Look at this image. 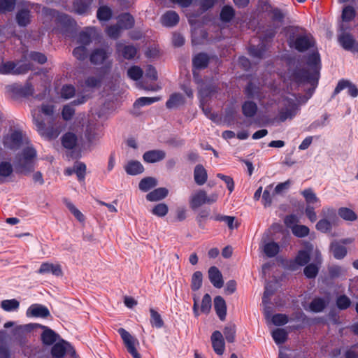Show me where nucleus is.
Masks as SVG:
<instances>
[{
    "label": "nucleus",
    "mask_w": 358,
    "mask_h": 358,
    "mask_svg": "<svg viewBox=\"0 0 358 358\" xmlns=\"http://www.w3.org/2000/svg\"><path fill=\"white\" fill-rule=\"evenodd\" d=\"M321 69L320 58L317 52L309 55L306 69L295 72L294 79L298 83H306L314 89L317 85Z\"/></svg>",
    "instance_id": "1"
},
{
    "label": "nucleus",
    "mask_w": 358,
    "mask_h": 358,
    "mask_svg": "<svg viewBox=\"0 0 358 358\" xmlns=\"http://www.w3.org/2000/svg\"><path fill=\"white\" fill-rule=\"evenodd\" d=\"M41 113H43L48 117L52 116L54 113V106L50 104H42L40 108L34 109L31 111V114L33 122L36 129L42 136L47 138H57L60 133L59 128L47 127L41 116Z\"/></svg>",
    "instance_id": "2"
},
{
    "label": "nucleus",
    "mask_w": 358,
    "mask_h": 358,
    "mask_svg": "<svg viewBox=\"0 0 358 358\" xmlns=\"http://www.w3.org/2000/svg\"><path fill=\"white\" fill-rule=\"evenodd\" d=\"M36 156V150L31 147H27L17 159V168L21 173L27 174L34 170V159Z\"/></svg>",
    "instance_id": "3"
},
{
    "label": "nucleus",
    "mask_w": 358,
    "mask_h": 358,
    "mask_svg": "<svg viewBox=\"0 0 358 358\" xmlns=\"http://www.w3.org/2000/svg\"><path fill=\"white\" fill-rule=\"evenodd\" d=\"M217 200V194H213L208 196L203 190H199L193 193L189 199V205L192 209H196L206 203H213Z\"/></svg>",
    "instance_id": "4"
},
{
    "label": "nucleus",
    "mask_w": 358,
    "mask_h": 358,
    "mask_svg": "<svg viewBox=\"0 0 358 358\" xmlns=\"http://www.w3.org/2000/svg\"><path fill=\"white\" fill-rule=\"evenodd\" d=\"M117 331L128 352L131 354L133 358H141V355L138 352L136 349V346L139 345L138 341L123 328H120Z\"/></svg>",
    "instance_id": "5"
},
{
    "label": "nucleus",
    "mask_w": 358,
    "mask_h": 358,
    "mask_svg": "<svg viewBox=\"0 0 358 358\" xmlns=\"http://www.w3.org/2000/svg\"><path fill=\"white\" fill-rule=\"evenodd\" d=\"M283 107L279 113V119L280 121L284 122L287 119H292L296 115L299 110V106L296 102L295 97L285 98L282 100Z\"/></svg>",
    "instance_id": "6"
},
{
    "label": "nucleus",
    "mask_w": 358,
    "mask_h": 358,
    "mask_svg": "<svg viewBox=\"0 0 358 358\" xmlns=\"http://www.w3.org/2000/svg\"><path fill=\"white\" fill-rule=\"evenodd\" d=\"M314 43L312 36L308 34L297 35L289 41L290 46L300 52L313 46Z\"/></svg>",
    "instance_id": "7"
},
{
    "label": "nucleus",
    "mask_w": 358,
    "mask_h": 358,
    "mask_svg": "<svg viewBox=\"0 0 358 358\" xmlns=\"http://www.w3.org/2000/svg\"><path fill=\"white\" fill-rule=\"evenodd\" d=\"M29 66L25 64L14 63L13 62H6L0 65V73L1 74H23L27 73Z\"/></svg>",
    "instance_id": "8"
},
{
    "label": "nucleus",
    "mask_w": 358,
    "mask_h": 358,
    "mask_svg": "<svg viewBox=\"0 0 358 358\" xmlns=\"http://www.w3.org/2000/svg\"><path fill=\"white\" fill-rule=\"evenodd\" d=\"M22 143V134L20 131H13L7 135L3 140L5 147L11 149H18Z\"/></svg>",
    "instance_id": "9"
},
{
    "label": "nucleus",
    "mask_w": 358,
    "mask_h": 358,
    "mask_svg": "<svg viewBox=\"0 0 358 358\" xmlns=\"http://www.w3.org/2000/svg\"><path fill=\"white\" fill-rule=\"evenodd\" d=\"M26 315L28 317H47L50 315V311L45 306L34 303L28 308Z\"/></svg>",
    "instance_id": "10"
},
{
    "label": "nucleus",
    "mask_w": 358,
    "mask_h": 358,
    "mask_svg": "<svg viewBox=\"0 0 358 358\" xmlns=\"http://www.w3.org/2000/svg\"><path fill=\"white\" fill-rule=\"evenodd\" d=\"M214 92V89L213 88H204L203 86H201L199 87V96L201 99V106L202 108V110L205 115L210 119H213L214 115L211 113V110L208 107L205 106V98L210 96L211 94Z\"/></svg>",
    "instance_id": "11"
},
{
    "label": "nucleus",
    "mask_w": 358,
    "mask_h": 358,
    "mask_svg": "<svg viewBox=\"0 0 358 358\" xmlns=\"http://www.w3.org/2000/svg\"><path fill=\"white\" fill-rule=\"evenodd\" d=\"M166 157V152L162 150H152L145 152L143 155V160L147 163H156Z\"/></svg>",
    "instance_id": "12"
},
{
    "label": "nucleus",
    "mask_w": 358,
    "mask_h": 358,
    "mask_svg": "<svg viewBox=\"0 0 358 358\" xmlns=\"http://www.w3.org/2000/svg\"><path fill=\"white\" fill-rule=\"evenodd\" d=\"M211 342L214 351L219 355H222L224 351V341L220 331H215L213 333Z\"/></svg>",
    "instance_id": "13"
},
{
    "label": "nucleus",
    "mask_w": 358,
    "mask_h": 358,
    "mask_svg": "<svg viewBox=\"0 0 358 358\" xmlns=\"http://www.w3.org/2000/svg\"><path fill=\"white\" fill-rule=\"evenodd\" d=\"M71 349V345L64 341H62L61 342H58L55 343L51 350V354L53 357L55 358H62L66 352L70 351Z\"/></svg>",
    "instance_id": "14"
},
{
    "label": "nucleus",
    "mask_w": 358,
    "mask_h": 358,
    "mask_svg": "<svg viewBox=\"0 0 358 358\" xmlns=\"http://www.w3.org/2000/svg\"><path fill=\"white\" fill-rule=\"evenodd\" d=\"M39 274H48L52 273L56 276H60L62 275V271L61 266L58 264H54L49 262H44L41 265L40 268L38 271Z\"/></svg>",
    "instance_id": "15"
},
{
    "label": "nucleus",
    "mask_w": 358,
    "mask_h": 358,
    "mask_svg": "<svg viewBox=\"0 0 358 358\" xmlns=\"http://www.w3.org/2000/svg\"><path fill=\"white\" fill-rule=\"evenodd\" d=\"M110 52L108 49L99 48L94 50L90 55V62L94 64H101L108 57Z\"/></svg>",
    "instance_id": "16"
},
{
    "label": "nucleus",
    "mask_w": 358,
    "mask_h": 358,
    "mask_svg": "<svg viewBox=\"0 0 358 358\" xmlns=\"http://www.w3.org/2000/svg\"><path fill=\"white\" fill-rule=\"evenodd\" d=\"M260 248L268 257H275L280 250L279 245L274 241H264L262 243Z\"/></svg>",
    "instance_id": "17"
},
{
    "label": "nucleus",
    "mask_w": 358,
    "mask_h": 358,
    "mask_svg": "<svg viewBox=\"0 0 358 358\" xmlns=\"http://www.w3.org/2000/svg\"><path fill=\"white\" fill-rule=\"evenodd\" d=\"M344 89H347L348 94L352 97H356L358 95V89L357 87L351 83L344 80L338 82L336 87L335 88L334 93L338 94Z\"/></svg>",
    "instance_id": "18"
},
{
    "label": "nucleus",
    "mask_w": 358,
    "mask_h": 358,
    "mask_svg": "<svg viewBox=\"0 0 358 358\" xmlns=\"http://www.w3.org/2000/svg\"><path fill=\"white\" fill-rule=\"evenodd\" d=\"M315 261L316 264H310L308 266H306L304 268V274L306 275V277L309 278H313L316 276L319 269L317 264H320L321 263V256L319 251L315 250Z\"/></svg>",
    "instance_id": "19"
},
{
    "label": "nucleus",
    "mask_w": 358,
    "mask_h": 358,
    "mask_svg": "<svg viewBox=\"0 0 358 358\" xmlns=\"http://www.w3.org/2000/svg\"><path fill=\"white\" fill-rule=\"evenodd\" d=\"M208 278L214 287L221 288L223 286L222 275L217 267L212 266L209 268Z\"/></svg>",
    "instance_id": "20"
},
{
    "label": "nucleus",
    "mask_w": 358,
    "mask_h": 358,
    "mask_svg": "<svg viewBox=\"0 0 358 358\" xmlns=\"http://www.w3.org/2000/svg\"><path fill=\"white\" fill-rule=\"evenodd\" d=\"M126 173L131 176H136L144 171L142 164L136 160H129L124 166Z\"/></svg>",
    "instance_id": "21"
},
{
    "label": "nucleus",
    "mask_w": 358,
    "mask_h": 358,
    "mask_svg": "<svg viewBox=\"0 0 358 358\" xmlns=\"http://www.w3.org/2000/svg\"><path fill=\"white\" fill-rule=\"evenodd\" d=\"M179 22L178 15L173 10L167 11L161 17V22L165 27H173Z\"/></svg>",
    "instance_id": "22"
},
{
    "label": "nucleus",
    "mask_w": 358,
    "mask_h": 358,
    "mask_svg": "<svg viewBox=\"0 0 358 358\" xmlns=\"http://www.w3.org/2000/svg\"><path fill=\"white\" fill-rule=\"evenodd\" d=\"M214 307L219 318L224 320L227 314V306L222 296H217L214 299Z\"/></svg>",
    "instance_id": "23"
},
{
    "label": "nucleus",
    "mask_w": 358,
    "mask_h": 358,
    "mask_svg": "<svg viewBox=\"0 0 358 358\" xmlns=\"http://www.w3.org/2000/svg\"><path fill=\"white\" fill-rule=\"evenodd\" d=\"M194 178L198 185H202L207 181V171L202 165L198 164L195 166L194 170Z\"/></svg>",
    "instance_id": "24"
},
{
    "label": "nucleus",
    "mask_w": 358,
    "mask_h": 358,
    "mask_svg": "<svg viewBox=\"0 0 358 358\" xmlns=\"http://www.w3.org/2000/svg\"><path fill=\"white\" fill-rule=\"evenodd\" d=\"M168 189L164 187H159L150 192L146 195V199L150 201H157L164 199L168 194Z\"/></svg>",
    "instance_id": "25"
},
{
    "label": "nucleus",
    "mask_w": 358,
    "mask_h": 358,
    "mask_svg": "<svg viewBox=\"0 0 358 358\" xmlns=\"http://www.w3.org/2000/svg\"><path fill=\"white\" fill-rule=\"evenodd\" d=\"M264 313L266 319L268 321H271L273 324L276 326L283 325L287 322V317L285 315L275 314L274 315H271L267 309L265 310Z\"/></svg>",
    "instance_id": "26"
},
{
    "label": "nucleus",
    "mask_w": 358,
    "mask_h": 358,
    "mask_svg": "<svg viewBox=\"0 0 358 358\" xmlns=\"http://www.w3.org/2000/svg\"><path fill=\"white\" fill-rule=\"evenodd\" d=\"M16 21L19 26L26 27L31 22V13L29 10L22 9L16 14Z\"/></svg>",
    "instance_id": "27"
},
{
    "label": "nucleus",
    "mask_w": 358,
    "mask_h": 358,
    "mask_svg": "<svg viewBox=\"0 0 358 358\" xmlns=\"http://www.w3.org/2000/svg\"><path fill=\"white\" fill-rule=\"evenodd\" d=\"M313 250V246L308 244L306 246V250H301L296 257V262L301 266L305 265L310 259V252Z\"/></svg>",
    "instance_id": "28"
},
{
    "label": "nucleus",
    "mask_w": 358,
    "mask_h": 358,
    "mask_svg": "<svg viewBox=\"0 0 358 358\" xmlns=\"http://www.w3.org/2000/svg\"><path fill=\"white\" fill-rule=\"evenodd\" d=\"M92 0H76L73 5V10L80 15L85 14L90 8Z\"/></svg>",
    "instance_id": "29"
},
{
    "label": "nucleus",
    "mask_w": 358,
    "mask_h": 358,
    "mask_svg": "<svg viewBox=\"0 0 358 358\" xmlns=\"http://www.w3.org/2000/svg\"><path fill=\"white\" fill-rule=\"evenodd\" d=\"M117 24L122 29H128L134 26V19L129 13H124L119 16Z\"/></svg>",
    "instance_id": "30"
},
{
    "label": "nucleus",
    "mask_w": 358,
    "mask_h": 358,
    "mask_svg": "<svg viewBox=\"0 0 358 358\" xmlns=\"http://www.w3.org/2000/svg\"><path fill=\"white\" fill-rule=\"evenodd\" d=\"M329 303V299L316 298L310 304V310L313 312L318 313L323 310L326 306Z\"/></svg>",
    "instance_id": "31"
},
{
    "label": "nucleus",
    "mask_w": 358,
    "mask_h": 358,
    "mask_svg": "<svg viewBox=\"0 0 358 358\" xmlns=\"http://www.w3.org/2000/svg\"><path fill=\"white\" fill-rule=\"evenodd\" d=\"M209 58L206 54L199 53L193 58V66L196 69H204L207 66Z\"/></svg>",
    "instance_id": "32"
},
{
    "label": "nucleus",
    "mask_w": 358,
    "mask_h": 358,
    "mask_svg": "<svg viewBox=\"0 0 358 358\" xmlns=\"http://www.w3.org/2000/svg\"><path fill=\"white\" fill-rule=\"evenodd\" d=\"M338 41L344 49L352 50L355 45V40L352 35L343 33L339 36Z\"/></svg>",
    "instance_id": "33"
},
{
    "label": "nucleus",
    "mask_w": 358,
    "mask_h": 358,
    "mask_svg": "<svg viewBox=\"0 0 358 358\" xmlns=\"http://www.w3.org/2000/svg\"><path fill=\"white\" fill-rule=\"evenodd\" d=\"M117 51L122 53L124 58L131 59L136 55V49L132 45H117Z\"/></svg>",
    "instance_id": "34"
},
{
    "label": "nucleus",
    "mask_w": 358,
    "mask_h": 358,
    "mask_svg": "<svg viewBox=\"0 0 358 358\" xmlns=\"http://www.w3.org/2000/svg\"><path fill=\"white\" fill-rule=\"evenodd\" d=\"M43 328L44 331L41 334L42 341L44 344L50 345L56 341L57 335L52 330L45 327H43Z\"/></svg>",
    "instance_id": "35"
},
{
    "label": "nucleus",
    "mask_w": 358,
    "mask_h": 358,
    "mask_svg": "<svg viewBox=\"0 0 358 358\" xmlns=\"http://www.w3.org/2000/svg\"><path fill=\"white\" fill-rule=\"evenodd\" d=\"M331 250L335 258L342 259L347 253L345 247L340 243H332L331 245Z\"/></svg>",
    "instance_id": "36"
},
{
    "label": "nucleus",
    "mask_w": 358,
    "mask_h": 358,
    "mask_svg": "<svg viewBox=\"0 0 358 358\" xmlns=\"http://www.w3.org/2000/svg\"><path fill=\"white\" fill-rule=\"evenodd\" d=\"M157 185V180L152 177L143 178L138 185L139 189L143 192H148Z\"/></svg>",
    "instance_id": "37"
},
{
    "label": "nucleus",
    "mask_w": 358,
    "mask_h": 358,
    "mask_svg": "<svg viewBox=\"0 0 358 358\" xmlns=\"http://www.w3.org/2000/svg\"><path fill=\"white\" fill-rule=\"evenodd\" d=\"M13 166L10 162H2L0 163V182L3 181V179L9 177L13 173Z\"/></svg>",
    "instance_id": "38"
},
{
    "label": "nucleus",
    "mask_w": 358,
    "mask_h": 358,
    "mask_svg": "<svg viewBox=\"0 0 358 358\" xmlns=\"http://www.w3.org/2000/svg\"><path fill=\"white\" fill-rule=\"evenodd\" d=\"M242 110L245 116L250 117L255 115L257 106L255 103L248 101L243 104Z\"/></svg>",
    "instance_id": "39"
},
{
    "label": "nucleus",
    "mask_w": 358,
    "mask_h": 358,
    "mask_svg": "<svg viewBox=\"0 0 358 358\" xmlns=\"http://www.w3.org/2000/svg\"><path fill=\"white\" fill-rule=\"evenodd\" d=\"M19 306V301L15 299L3 300L1 303V308L7 312L17 310Z\"/></svg>",
    "instance_id": "40"
},
{
    "label": "nucleus",
    "mask_w": 358,
    "mask_h": 358,
    "mask_svg": "<svg viewBox=\"0 0 358 358\" xmlns=\"http://www.w3.org/2000/svg\"><path fill=\"white\" fill-rule=\"evenodd\" d=\"M77 143L76 136L71 132L66 133L62 138V145L68 149L74 148Z\"/></svg>",
    "instance_id": "41"
},
{
    "label": "nucleus",
    "mask_w": 358,
    "mask_h": 358,
    "mask_svg": "<svg viewBox=\"0 0 358 358\" xmlns=\"http://www.w3.org/2000/svg\"><path fill=\"white\" fill-rule=\"evenodd\" d=\"M184 103V99L182 96L179 93L173 94L169 99L166 101V107L169 108H172L177 107Z\"/></svg>",
    "instance_id": "42"
},
{
    "label": "nucleus",
    "mask_w": 358,
    "mask_h": 358,
    "mask_svg": "<svg viewBox=\"0 0 358 358\" xmlns=\"http://www.w3.org/2000/svg\"><path fill=\"white\" fill-rule=\"evenodd\" d=\"M143 74V71L138 66H132L127 70L128 77L135 81L140 80Z\"/></svg>",
    "instance_id": "43"
},
{
    "label": "nucleus",
    "mask_w": 358,
    "mask_h": 358,
    "mask_svg": "<svg viewBox=\"0 0 358 358\" xmlns=\"http://www.w3.org/2000/svg\"><path fill=\"white\" fill-rule=\"evenodd\" d=\"M235 12L231 6H225L220 13V19L223 22H229L234 16Z\"/></svg>",
    "instance_id": "44"
},
{
    "label": "nucleus",
    "mask_w": 358,
    "mask_h": 358,
    "mask_svg": "<svg viewBox=\"0 0 358 358\" xmlns=\"http://www.w3.org/2000/svg\"><path fill=\"white\" fill-rule=\"evenodd\" d=\"M308 204L320 203V199L316 196L311 189H306L301 192Z\"/></svg>",
    "instance_id": "45"
},
{
    "label": "nucleus",
    "mask_w": 358,
    "mask_h": 358,
    "mask_svg": "<svg viewBox=\"0 0 358 358\" xmlns=\"http://www.w3.org/2000/svg\"><path fill=\"white\" fill-rule=\"evenodd\" d=\"M150 312V323L152 327L156 328H161L164 325V322L161 315L154 309L151 308Z\"/></svg>",
    "instance_id": "46"
},
{
    "label": "nucleus",
    "mask_w": 358,
    "mask_h": 358,
    "mask_svg": "<svg viewBox=\"0 0 358 358\" xmlns=\"http://www.w3.org/2000/svg\"><path fill=\"white\" fill-rule=\"evenodd\" d=\"M94 28H90L85 31H82L79 34L78 43L84 46L88 45L91 42V35L94 33Z\"/></svg>",
    "instance_id": "47"
},
{
    "label": "nucleus",
    "mask_w": 358,
    "mask_h": 358,
    "mask_svg": "<svg viewBox=\"0 0 358 358\" xmlns=\"http://www.w3.org/2000/svg\"><path fill=\"white\" fill-rule=\"evenodd\" d=\"M159 99V97H141L136 100L134 103V106L135 108H140L145 106H148L158 101Z\"/></svg>",
    "instance_id": "48"
},
{
    "label": "nucleus",
    "mask_w": 358,
    "mask_h": 358,
    "mask_svg": "<svg viewBox=\"0 0 358 358\" xmlns=\"http://www.w3.org/2000/svg\"><path fill=\"white\" fill-rule=\"evenodd\" d=\"M338 215L343 219L349 221H354L357 217L356 213L348 208H339Z\"/></svg>",
    "instance_id": "49"
},
{
    "label": "nucleus",
    "mask_w": 358,
    "mask_h": 358,
    "mask_svg": "<svg viewBox=\"0 0 358 358\" xmlns=\"http://www.w3.org/2000/svg\"><path fill=\"white\" fill-rule=\"evenodd\" d=\"M203 275L200 271H196L192 276L191 287L192 290H198L202 285Z\"/></svg>",
    "instance_id": "50"
},
{
    "label": "nucleus",
    "mask_w": 358,
    "mask_h": 358,
    "mask_svg": "<svg viewBox=\"0 0 358 358\" xmlns=\"http://www.w3.org/2000/svg\"><path fill=\"white\" fill-rule=\"evenodd\" d=\"M169 211L168 206L166 203H160L153 207L151 212L158 217H164Z\"/></svg>",
    "instance_id": "51"
},
{
    "label": "nucleus",
    "mask_w": 358,
    "mask_h": 358,
    "mask_svg": "<svg viewBox=\"0 0 358 358\" xmlns=\"http://www.w3.org/2000/svg\"><path fill=\"white\" fill-rule=\"evenodd\" d=\"M15 4L16 0H0V13L13 10Z\"/></svg>",
    "instance_id": "52"
},
{
    "label": "nucleus",
    "mask_w": 358,
    "mask_h": 358,
    "mask_svg": "<svg viewBox=\"0 0 358 358\" xmlns=\"http://www.w3.org/2000/svg\"><path fill=\"white\" fill-rule=\"evenodd\" d=\"M272 337L277 344L283 343L287 338V333L284 329H277L272 332Z\"/></svg>",
    "instance_id": "53"
},
{
    "label": "nucleus",
    "mask_w": 358,
    "mask_h": 358,
    "mask_svg": "<svg viewBox=\"0 0 358 358\" xmlns=\"http://www.w3.org/2000/svg\"><path fill=\"white\" fill-rule=\"evenodd\" d=\"M74 171L79 180H83L85 176L86 165L81 162L74 164Z\"/></svg>",
    "instance_id": "54"
},
{
    "label": "nucleus",
    "mask_w": 358,
    "mask_h": 358,
    "mask_svg": "<svg viewBox=\"0 0 358 358\" xmlns=\"http://www.w3.org/2000/svg\"><path fill=\"white\" fill-rule=\"evenodd\" d=\"M236 326L229 324L224 329V335L227 342L233 343L235 340Z\"/></svg>",
    "instance_id": "55"
},
{
    "label": "nucleus",
    "mask_w": 358,
    "mask_h": 358,
    "mask_svg": "<svg viewBox=\"0 0 358 358\" xmlns=\"http://www.w3.org/2000/svg\"><path fill=\"white\" fill-rule=\"evenodd\" d=\"M292 231L297 237H304L309 234V229L305 225H294Z\"/></svg>",
    "instance_id": "56"
},
{
    "label": "nucleus",
    "mask_w": 358,
    "mask_h": 358,
    "mask_svg": "<svg viewBox=\"0 0 358 358\" xmlns=\"http://www.w3.org/2000/svg\"><path fill=\"white\" fill-rule=\"evenodd\" d=\"M111 15V10L107 6L100 7L97 11V17L99 20H108Z\"/></svg>",
    "instance_id": "57"
},
{
    "label": "nucleus",
    "mask_w": 358,
    "mask_h": 358,
    "mask_svg": "<svg viewBox=\"0 0 358 358\" xmlns=\"http://www.w3.org/2000/svg\"><path fill=\"white\" fill-rule=\"evenodd\" d=\"M211 297L208 294H206L201 301V311L203 313L208 314L211 309Z\"/></svg>",
    "instance_id": "58"
},
{
    "label": "nucleus",
    "mask_w": 358,
    "mask_h": 358,
    "mask_svg": "<svg viewBox=\"0 0 358 358\" xmlns=\"http://www.w3.org/2000/svg\"><path fill=\"white\" fill-rule=\"evenodd\" d=\"M75 88L71 85H64L61 90V96L64 99H69L75 94Z\"/></svg>",
    "instance_id": "59"
},
{
    "label": "nucleus",
    "mask_w": 358,
    "mask_h": 358,
    "mask_svg": "<svg viewBox=\"0 0 358 358\" xmlns=\"http://www.w3.org/2000/svg\"><path fill=\"white\" fill-rule=\"evenodd\" d=\"M272 189V186L269 185L267 186L262 194V203L265 206H271L272 203V199L273 196L271 193V191Z\"/></svg>",
    "instance_id": "60"
},
{
    "label": "nucleus",
    "mask_w": 358,
    "mask_h": 358,
    "mask_svg": "<svg viewBox=\"0 0 358 358\" xmlns=\"http://www.w3.org/2000/svg\"><path fill=\"white\" fill-rule=\"evenodd\" d=\"M250 54L257 58H262L264 57V54L265 52V48L263 44H262L259 47H255V45H250L249 48Z\"/></svg>",
    "instance_id": "61"
},
{
    "label": "nucleus",
    "mask_w": 358,
    "mask_h": 358,
    "mask_svg": "<svg viewBox=\"0 0 358 358\" xmlns=\"http://www.w3.org/2000/svg\"><path fill=\"white\" fill-rule=\"evenodd\" d=\"M122 28L117 24L107 28L106 33L108 36L113 38H117L120 36Z\"/></svg>",
    "instance_id": "62"
},
{
    "label": "nucleus",
    "mask_w": 358,
    "mask_h": 358,
    "mask_svg": "<svg viewBox=\"0 0 358 358\" xmlns=\"http://www.w3.org/2000/svg\"><path fill=\"white\" fill-rule=\"evenodd\" d=\"M350 303L351 301L350 299L345 295L340 296L339 297H338L336 300L337 307L341 310L348 308L350 306Z\"/></svg>",
    "instance_id": "63"
},
{
    "label": "nucleus",
    "mask_w": 358,
    "mask_h": 358,
    "mask_svg": "<svg viewBox=\"0 0 358 358\" xmlns=\"http://www.w3.org/2000/svg\"><path fill=\"white\" fill-rule=\"evenodd\" d=\"M355 16V11L352 6H346L342 13V18L343 21H350Z\"/></svg>",
    "instance_id": "64"
}]
</instances>
